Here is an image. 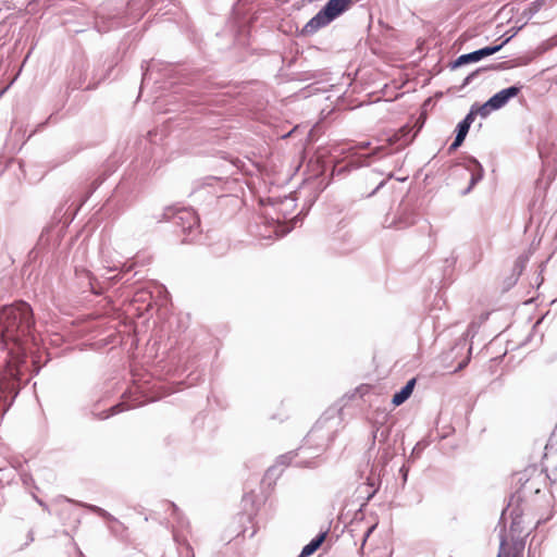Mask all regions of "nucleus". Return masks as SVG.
<instances>
[{
	"label": "nucleus",
	"mask_w": 557,
	"mask_h": 557,
	"mask_svg": "<svg viewBox=\"0 0 557 557\" xmlns=\"http://www.w3.org/2000/svg\"><path fill=\"white\" fill-rule=\"evenodd\" d=\"M35 319L29 304L24 300L0 307V344L16 355L25 354V346L35 339Z\"/></svg>",
	"instance_id": "nucleus-1"
},
{
	"label": "nucleus",
	"mask_w": 557,
	"mask_h": 557,
	"mask_svg": "<svg viewBox=\"0 0 557 557\" xmlns=\"http://www.w3.org/2000/svg\"><path fill=\"white\" fill-rule=\"evenodd\" d=\"M351 0H329L321 10L302 27L301 36H311L327 26L349 9Z\"/></svg>",
	"instance_id": "nucleus-2"
},
{
	"label": "nucleus",
	"mask_w": 557,
	"mask_h": 557,
	"mask_svg": "<svg viewBox=\"0 0 557 557\" xmlns=\"http://www.w3.org/2000/svg\"><path fill=\"white\" fill-rule=\"evenodd\" d=\"M157 223L172 221L183 233L191 234L199 226V216L193 209L166 207L163 212L152 216Z\"/></svg>",
	"instance_id": "nucleus-3"
},
{
	"label": "nucleus",
	"mask_w": 557,
	"mask_h": 557,
	"mask_svg": "<svg viewBox=\"0 0 557 557\" xmlns=\"http://www.w3.org/2000/svg\"><path fill=\"white\" fill-rule=\"evenodd\" d=\"M20 374V370L14 367L0 372V406L3 412L11 407L18 395Z\"/></svg>",
	"instance_id": "nucleus-4"
},
{
	"label": "nucleus",
	"mask_w": 557,
	"mask_h": 557,
	"mask_svg": "<svg viewBox=\"0 0 557 557\" xmlns=\"http://www.w3.org/2000/svg\"><path fill=\"white\" fill-rule=\"evenodd\" d=\"M465 168L470 172V182L468 187L460 193L461 196L470 194L474 186L484 177V169L476 158L468 156Z\"/></svg>",
	"instance_id": "nucleus-5"
},
{
	"label": "nucleus",
	"mask_w": 557,
	"mask_h": 557,
	"mask_svg": "<svg viewBox=\"0 0 557 557\" xmlns=\"http://www.w3.org/2000/svg\"><path fill=\"white\" fill-rule=\"evenodd\" d=\"M423 120H422V116L418 120V125H417V129L416 132L411 134V131H412V127L409 125V124H406L404 126H401L397 133H395L393 136H391L388 138V144L389 145H394L396 143H401V146L400 148H404L406 146H408L409 144H411L414 138L417 137L418 133L421 131L422 126H423Z\"/></svg>",
	"instance_id": "nucleus-6"
},
{
	"label": "nucleus",
	"mask_w": 557,
	"mask_h": 557,
	"mask_svg": "<svg viewBox=\"0 0 557 557\" xmlns=\"http://www.w3.org/2000/svg\"><path fill=\"white\" fill-rule=\"evenodd\" d=\"M522 85L516 84L499 90L498 92L494 94L491 98H488L491 104H493L495 110L502 109L509 102L510 99L517 97L522 90Z\"/></svg>",
	"instance_id": "nucleus-7"
},
{
	"label": "nucleus",
	"mask_w": 557,
	"mask_h": 557,
	"mask_svg": "<svg viewBox=\"0 0 557 557\" xmlns=\"http://www.w3.org/2000/svg\"><path fill=\"white\" fill-rule=\"evenodd\" d=\"M486 57L487 55H486V53L484 51V48H481V49H478L475 51H472V52L459 55L457 59H455L450 63L449 66H450L451 70H456V69L461 67V66H463L466 64L479 62V61H481L482 59H484Z\"/></svg>",
	"instance_id": "nucleus-8"
},
{
	"label": "nucleus",
	"mask_w": 557,
	"mask_h": 557,
	"mask_svg": "<svg viewBox=\"0 0 557 557\" xmlns=\"http://www.w3.org/2000/svg\"><path fill=\"white\" fill-rule=\"evenodd\" d=\"M417 379L412 377L398 391L396 392L392 397V404L395 407L400 406L404 404L412 394L413 388L416 386Z\"/></svg>",
	"instance_id": "nucleus-9"
},
{
	"label": "nucleus",
	"mask_w": 557,
	"mask_h": 557,
	"mask_svg": "<svg viewBox=\"0 0 557 557\" xmlns=\"http://www.w3.org/2000/svg\"><path fill=\"white\" fill-rule=\"evenodd\" d=\"M469 129H470V126L469 124H466L463 123L462 121H460L456 128H455V139L454 141L449 145L448 149H447V152L448 153H453L454 151H456L465 141L468 133H469Z\"/></svg>",
	"instance_id": "nucleus-10"
},
{
	"label": "nucleus",
	"mask_w": 557,
	"mask_h": 557,
	"mask_svg": "<svg viewBox=\"0 0 557 557\" xmlns=\"http://www.w3.org/2000/svg\"><path fill=\"white\" fill-rule=\"evenodd\" d=\"M506 64H507L506 62H500V63L495 64V65L482 66V67L476 69L475 71L471 72L470 74H468L465 77V79H463L461 86L459 87V89H462L466 86H468L474 78H476L479 76L480 73L486 72L488 70H504V69H507Z\"/></svg>",
	"instance_id": "nucleus-11"
},
{
	"label": "nucleus",
	"mask_w": 557,
	"mask_h": 557,
	"mask_svg": "<svg viewBox=\"0 0 557 557\" xmlns=\"http://www.w3.org/2000/svg\"><path fill=\"white\" fill-rule=\"evenodd\" d=\"M324 540H325V534L318 535L315 539H313L309 544H307L302 548L299 557H308V556L312 555L322 545Z\"/></svg>",
	"instance_id": "nucleus-12"
},
{
	"label": "nucleus",
	"mask_w": 557,
	"mask_h": 557,
	"mask_svg": "<svg viewBox=\"0 0 557 557\" xmlns=\"http://www.w3.org/2000/svg\"><path fill=\"white\" fill-rule=\"evenodd\" d=\"M548 0H535L529 4L527 9L523 10L522 16L530 20L533 15H535L546 3Z\"/></svg>",
	"instance_id": "nucleus-13"
},
{
	"label": "nucleus",
	"mask_w": 557,
	"mask_h": 557,
	"mask_svg": "<svg viewBox=\"0 0 557 557\" xmlns=\"http://www.w3.org/2000/svg\"><path fill=\"white\" fill-rule=\"evenodd\" d=\"M471 108L476 112V115H480L483 119L487 117L492 111H496L493 104H491L490 99H487L483 104L475 102Z\"/></svg>",
	"instance_id": "nucleus-14"
},
{
	"label": "nucleus",
	"mask_w": 557,
	"mask_h": 557,
	"mask_svg": "<svg viewBox=\"0 0 557 557\" xmlns=\"http://www.w3.org/2000/svg\"><path fill=\"white\" fill-rule=\"evenodd\" d=\"M525 25L522 24L521 26L517 27L516 30L513 32V34L509 37H507L505 40H503L500 44L498 45H492V46H486V47H483L484 48V51L486 53L487 57L492 55V54H495L497 53L498 51H500L503 49V47L509 42V40Z\"/></svg>",
	"instance_id": "nucleus-15"
},
{
	"label": "nucleus",
	"mask_w": 557,
	"mask_h": 557,
	"mask_svg": "<svg viewBox=\"0 0 557 557\" xmlns=\"http://www.w3.org/2000/svg\"><path fill=\"white\" fill-rule=\"evenodd\" d=\"M124 405L123 404H116V405H113L112 407H110L108 410H103L102 412L99 413V419H108L110 418L111 416H114L119 412H122L124 410Z\"/></svg>",
	"instance_id": "nucleus-16"
},
{
	"label": "nucleus",
	"mask_w": 557,
	"mask_h": 557,
	"mask_svg": "<svg viewBox=\"0 0 557 557\" xmlns=\"http://www.w3.org/2000/svg\"><path fill=\"white\" fill-rule=\"evenodd\" d=\"M527 262H528V258L520 256L513 264L512 275L516 277H519L521 275L522 271L524 270Z\"/></svg>",
	"instance_id": "nucleus-17"
},
{
	"label": "nucleus",
	"mask_w": 557,
	"mask_h": 557,
	"mask_svg": "<svg viewBox=\"0 0 557 557\" xmlns=\"http://www.w3.org/2000/svg\"><path fill=\"white\" fill-rule=\"evenodd\" d=\"M557 453V429L555 428L545 445V453Z\"/></svg>",
	"instance_id": "nucleus-18"
},
{
	"label": "nucleus",
	"mask_w": 557,
	"mask_h": 557,
	"mask_svg": "<svg viewBox=\"0 0 557 557\" xmlns=\"http://www.w3.org/2000/svg\"><path fill=\"white\" fill-rule=\"evenodd\" d=\"M522 549H523V545L520 544L519 547L516 548V552L513 553V555L511 557H521ZM498 557H509L508 553H507V545H506L505 541H502V543H500V552H499Z\"/></svg>",
	"instance_id": "nucleus-19"
},
{
	"label": "nucleus",
	"mask_w": 557,
	"mask_h": 557,
	"mask_svg": "<svg viewBox=\"0 0 557 557\" xmlns=\"http://www.w3.org/2000/svg\"><path fill=\"white\" fill-rule=\"evenodd\" d=\"M375 527H376V524H373V525H371V527H369V528L367 529V532H366V534H364V536H363L362 544H361V548H360V550H361V553H362V554H364V550H366V548H367V546H368V541H369L370 534L373 532V530L375 529Z\"/></svg>",
	"instance_id": "nucleus-20"
},
{
	"label": "nucleus",
	"mask_w": 557,
	"mask_h": 557,
	"mask_svg": "<svg viewBox=\"0 0 557 557\" xmlns=\"http://www.w3.org/2000/svg\"><path fill=\"white\" fill-rule=\"evenodd\" d=\"M475 116H476V112H474V110L472 108H470L469 112L461 121L466 124H469V126H471V124L474 122Z\"/></svg>",
	"instance_id": "nucleus-21"
},
{
	"label": "nucleus",
	"mask_w": 557,
	"mask_h": 557,
	"mask_svg": "<svg viewBox=\"0 0 557 557\" xmlns=\"http://www.w3.org/2000/svg\"><path fill=\"white\" fill-rule=\"evenodd\" d=\"M321 432V429L318 426V425H314L310 432L308 433L307 435V442H311L313 441L314 438H318L320 437L319 436V433Z\"/></svg>",
	"instance_id": "nucleus-22"
},
{
	"label": "nucleus",
	"mask_w": 557,
	"mask_h": 557,
	"mask_svg": "<svg viewBox=\"0 0 557 557\" xmlns=\"http://www.w3.org/2000/svg\"><path fill=\"white\" fill-rule=\"evenodd\" d=\"M518 281V277L511 275L507 281H506V287H505V290H508L511 286H513Z\"/></svg>",
	"instance_id": "nucleus-23"
},
{
	"label": "nucleus",
	"mask_w": 557,
	"mask_h": 557,
	"mask_svg": "<svg viewBox=\"0 0 557 557\" xmlns=\"http://www.w3.org/2000/svg\"><path fill=\"white\" fill-rule=\"evenodd\" d=\"M102 183V181H94L91 184V189L89 190L87 198L99 187V185Z\"/></svg>",
	"instance_id": "nucleus-24"
},
{
	"label": "nucleus",
	"mask_w": 557,
	"mask_h": 557,
	"mask_svg": "<svg viewBox=\"0 0 557 557\" xmlns=\"http://www.w3.org/2000/svg\"><path fill=\"white\" fill-rule=\"evenodd\" d=\"M468 362H469V358L459 362V364L457 366V368L455 369L454 372H458V371L462 370L465 367H467Z\"/></svg>",
	"instance_id": "nucleus-25"
},
{
	"label": "nucleus",
	"mask_w": 557,
	"mask_h": 557,
	"mask_svg": "<svg viewBox=\"0 0 557 557\" xmlns=\"http://www.w3.org/2000/svg\"><path fill=\"white\" fill-rule=\"evenodd\" d=\"M371 143L370 141H361L359 143L356 148L358 149H368L370 147Z\"/></svg>",
	"instance_id": "nucleus-26"
},
{
	"label": "nucleus",
	"mask_w": 557,
	"mask_h": 557,
	"mask_svg": "<svg viewBox=\"0 0 557 557\" xmlns=\"http://www.w3.org/2000/svg\"><path fill=\"white\" fill-rule=\"evenodd\" d=\"M383 149H384L383 146L376 147L375 149L372 150L370 156L371 157L377 156Z\"/></svg>",
	"instance_id": "nucleus-27"
},
{
	"label": "nucleus",
	"mask_w": 557,
	"mask_h": 557,
	"mask_svg": "<svg viewBox=\"0 0 557 557\" xmlns=\"http://www.w3.org/2000/svg\"><path fill=\"white\" fill-rule=\"evenodd\" d=\"M385 183H386V181H382V182H381V183H380V184L374 188V190H373L371 194H369V196L374 195L379 189H381V188L385 185Z\"/></svg>",
	"instance_id": "nucleus-28"
},
{
	"label": "nucleus",
	"mask_w": 557,
	"mask_h": 557,
	"mask_svg": "<svg viewBox=\"0 0 557 557\" xmlns=\"http://www.w3.org/2000/svg\"><path fill=\"white\" fill-rule=\"evenodd\" d=\"M552 474L555 476V480H557V466L554 467L552 470H550Z\"/></svg>",
	"instance_id": "nucleus-29"
},
{
	"label": "nucleus",
	"mask_w": 557,
	"mask_h": 557,
	"mask_svg": "<svg viewBox=\"0 0 557 557\" xmlns=\"http://www.w3.org/2000/svg\"><path fill=\"white\" fill-rule=\"evenodd\" d=\"M298 221H300L299 215L294 216V225H293V227L296 225V223H297Z\"/></svg>",
	"instance_id": "nucleus-30"
},
{
	"label": "nucleus",
	"mask_w": 557,
	"mask_h": 557,
	"mask_svg": "<svg viewBox=\"0 0 557 557\" xmlns=\"http://www.w3.org/2000/svg\"><path fill=\"white\" fill-rule=\"evenodd\" d=\"M315 448H324V449H329V446H325V447H322V445H317Z\"/></svg>",
	"instance_id": "nucleus-31"
},
{
	"label": "nucleus",
	"mask_w": 557,
	"mask_h": 557,
	"mask_svg": "<svg viewBox=\"0 0 557 557\" xmlns=\"http://www.w3.org/2000/svg\"><path fill=\"white\" fill-rule=\"evenodd\" d=\"M96 85H97V84H95L94 86L88 85V86L86 87V89H94V88L96 87Z\"/></svg>",
	"instance_id": "nucleus-32"
},
{
	"label": "nucleus",
	"mask_w": 557,
	"mask_h": 557,
	"mask_svg": "<svg viewBox=\"0 0 557 557\" xmlns=\"http://www.w3.org/2000/svg\"><path fill=\"white\" fill-rule=\"evenodd\" d=\"M103 78H104V76H103V77H100L99 79H97V84H99V83H100V81H101V79H103Z\"/></svg>",
	"instance_id": "nucleus-33"
},
{
	"label": "nucleus",
	"mask_w": 557,
	"mask_h": 557,
	"mask_svg": "<svg viewBox=\"0 0 557 557\" xmlns=\"http://www.w3.org/2000/svg\"><path fill=\"white\" fill-rule=\"evenodd\" d=\"M327 440H329V441H330V440H332V434H329V435H327Z\"/></svg>",
	"instance_id": "nucleus-34"
}]
</instances>
